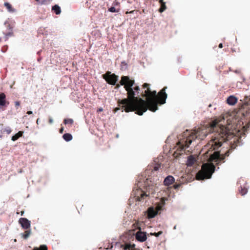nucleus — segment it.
Returning <instances> with one entry per match:
<instances>
[{"label": "nucleus", "instance_id": "f257e3e1", "mask_svg": "<svg viewBox=\"0 0 250 250\" xmlns=\"http://www.w3.org/2000/svg\"><path fill=\"white\" fill-rule=\"evenodd\" d=\"M231 117L228 115H222L214 119L208 126H203L191 132L188 130L179 136L177 143L178 148L180 150L188 148L193 140L195 139L203 140L211 132H214L211 139L205 146L207 153L209 155V160L215 162L217 165L225 162V159L228 157L231 150H228L224 154L221 155L220 152H211L218 149L222 144L233 136Z\"/></svg>", "mask_w": 250, "mask_h": 250}, {"label": "nucleus", "instance_id": "f03ea898", "mask_svg": "<svg viewBox=\"0 0 250 250\" xmlns=\"http://www.w3.org/2000/svg\"><path fill=\"white\" fill-rule=\"evenodd\" d=\"M120 83L121 85H124V88L127 91V98L118 100V104L120 107L115 108L113 110L114 113L121 109L122 112L135 111L136 114L141 116L148 109L152 112L156 111L158 109V104L166 103L167 98L166 86L157 94L156 91H151L150 90L149 84L145 83L143 87L146 89L141 94L143 97L146 98V101H145L141 98L135 96L134 92L131 87L134 84V80H130L128 76H123Z\"/></svg>", "mask_w": 250, "mask_h": 250}, {"label": "nucleus", "instance_id": "7ed1b4c3", "mask_svg": "<svg viewBox=\"0 0 250 250\" xmlns=\"http://www.w3.org/2000/svg\"><path fill=\"white\" fill-rule=\"evenodd\" d=\"M155 188L156 184H154L151 180L146 179L144 184V190L139 189L137 191V193L136 194V196L137 197V200L141 201L150 194H154Z\"/></svg>", "mask_w": 250, "mask_h": 250}, {"label": "nucleus", "instance_id": "20e7f679", "mask_svg": "<svg viewBox=\"0 0 250 250\" xmlns=\"http://www.w3.org/2000/svg\"><path fill=\"white\" fill-rule=\"evenodd\" d=\"M215 170V166L212 164H204L202 167L201 170L196 174V179L203 180L211 178Z\"/></svg>", "mask_w": 250, "mask_h": 250}, {"label": "nucleus", "instance_id": "39448f33", "mask_svg": "<svg viewBox=\"0 0 250 250\" xmlns=\"http://www.w3.org/2000/svg\"><path fill=\"white\" fill-rule=\"evenodd\" d=\"M103 77L108 83L111 85H115L118 80V76L114 74H111L109 71L104 74Z\"/></svg>", "mask_w": 250, "mask_h": 250}, {"label": "nucleus", "instance_id": "423d86ee", "mask_svg": "<svg viewBox=\"0 0 250 250\" xmlns=\"http://www.w3.org/2000/svg\"><path fill=\"white\" fill-rule=\"evenodd\" d=\"M116 245L122 250H139L135 248L134 244H130L129 243H117Z\"/></svg>", "mask_w": 250, "mask_h": 250}, {"label": "nucleus", "instance_id": "0eeeda50", "mask_svg": "<svg viewBox=\"0 0 250 250\" xmlns=\"http://www.w3.org/2000/svg\"><path fill=\"white\" fill-rule=\"evenodd\" d=\"M135 238L137 241L140 242H144L147 239L146 232L138 231L135 234Z\"/></svg>", "mask_w": 250, "mask_h": 250}, {"label": "nucleus", "instance_id": "6e6552de", "mask_svg": "<svg viewBox=\"0 0 250 250\" xmlns=\"http://www.w3.org/2000/svg\"><path fill=\"white\" fill-rule=\"evenodd\" d=\"M19 224L25 229H29L31 226L30 221L26 218H21L19 220Z\"/></svg>", "mask_w": 250, "mask_h": 250}, {"label": "nucleus", "instance_id": "1a4fd4ad", "mask_svg": "<svg viewBox=\"0 0 250 250\" xmlns=\"http://www.w3.org/2000/svg\"><path fill=\"white\" fill-rule=\"evenodd\" d=\"M158 209L155 208L153 207H149L147 210V217L148 219L154 218L157 214Z\"/></svg>", "mask_w": 250, "mask_h": 250}, {"label": "nucleus", "instance_id": "9d476101", "mask_svg": "<svg viewBox=\"0 0 250 250\" xmlns=\"http://www.w3.org/2000/svg\"><path fill=\"white\" fill-rule=\"evenodd\" d=\"M9 102L6 101V95L4 93H0V107L6 106Z\"/></svg>", "mask_w": 250, "mask_h": 250}, {"label": "nucleus", "instance_id": "9b49d317", "mask_svg": "<svg viewBox=\"0 0 250 250\" xmlns=\"http://www.w3.org/2000/svg\"><path fill=\"white\" fill-rule=\"evenodd\" d=\"M174 182V178L172 176L168 175L165 179L164 184L165 186H168L172 184Z\"/></svg>", "mask_w": 250, "mask_h": 250}, {"label": "nucleus", "instance_id": "f8f14e48", "mask_svg": "<svg viewBox=\"0 0 250 250\" xmlns=\"http://www.w3.org/2000/svg\"><path fill=\"white\" fill-rule=\"evenodd\" d=\"M227 103L229 105L235 104L237 101V99L234 96H230L227 99Z\"/></svg>", "mask_w": 250, "mask_h": 250}, {"label": "nucleus", "instance_id": "ddd939ff", "mask_svg": "<svg viewBox=\"0 0 250 250\" xmlns=\"http://www.w3.org/2000/svg\"><path fill=\"white\" fill-rule=\"evenodd\" d=\"M196 162L195 158L190 155L188 157L187 165L188 166H192Z\"/></svg>", "mask_w": 250, "mask_h": 250}, {"label": "nucleus", "instance_id": "4468645a", "mask_svg": "<svg viewBox=\"0 0 250 250\" xmlns=\"http://www.w3.org/2000/svg\"><path fill=\"white\" fill-rule=\"evenodd\" d=\"M159 2L161 4V7L159 9V11L160 13H162L167 9L166 2L164 1H163L162 0H159Z\"/></svg>", "mask_w": 250, "mask_h": 250}, {"label": "nucleus", "instance_id": "2eb2a0df", "mask_svg": "<svg viewBox=\"0 0 250 250\" xmlns=\"http://www.w3.org/2000/svg\"><path fill=\"white\" fill-rule=\"evenodd\" d=\"M23 131H19L17 133H16L15 135L12 137V140L13 141H15L18 140L20 137H21L23 135Z\"/></svg>", "mask_w": 250, "mask_h": 250}, {"label": "nucleus", "instance_id": "dca6fc26", "mask_svg": "<svg viewBox=\"0 0 250 250\" xmlns=\"http://www.w3.org/2000/svg\"><path fill=\"white\" fill-rule=\"evenodd\" d=\"M52 10L53 11L56 15H59L61 12V8L58 5H55L54 6H52Z\"/></svg>", "mask_w": 250, "mask_h": 250}, {"label": "nucleus", "instance_id": "f3484780", "mask_svg": "<svg viewBox=\"0 0 250 250\" xmlns=\"http://www.w3.org/2000/svg\"><path fill=\"white\" fill-rule=\"evenodd\" d=\"M31 230L27 229L26 230L24 231V233H21V235L24 239H26L29 237L30 235L31 234Z\"/></svg>", "mask_w": 250, "mask_h": 250}, {"label": "nucleus", "instance_id": "a211bd4d", "mask_svg": "<svg viewBox=\"0 0 250 250\" xmlns=\"http://www.w3.org/2000/svg\"><path fill=\"white\" fill-rule=\"evenodd\" d=\"M62 137L67 142L70 141L72 139V136L70 133H65L63 135Z\"/></svg>", "mask_w": 250, "mask_h": 250}, {"label": "nucleus", "instance_id": "6ab92c4d", "mask_svg": "<svg viewBox=\"0 0 250 250\" xmlns=\"http://www.w3.org/2000/svg\"><path fill=\"white\" fill-rule=\"evenodd\" d=\"M4 5L9 12H13L15 11L14 9L12 7V5L9 3L5 2L4 3Z\"/></svg>", "mask_w": 250, "mask_h": 250}, {"label": "nucleus", "instance_id": "aec40b11", "mask_svg": "<svg viewBox=\"0 0 250 250\" xmlns=\"http://www.w3.org/2000/svg\"><path fill=\"white\" fill-rule=\"evenodd\" d=\"M142 225H143V222L137 221V222H136L135 223H134L133 224V226H134V227L135 228H136L137 229H138L139 230L138 231H141Z\"/></svg>", "mask_w": 250, "mask_h": 250}, {"label": "nucleus", "instance_id": "412c9836", "mask_svg": "<svg viewBox=\"0 0 250 250\" xmlns=\"http://www.w3.org/2000/svg\"><path fill=\"white\" fill-rule=\"evenodd\" d=\"M183 178H184V177H181L180 178V182H181V183L175 184L173 185V188L174 189H178L181 186L182 184L183 183Z\"/></svg>", "mask_w": 250, "mask_h": 250}, {"label": "nucleus", "instance_id": "4be33fe9", "mask_svg": "<svg viewBox=\"0 0 250 250\" xmlns=\"http://www.w3.org/2000/svg\"><path fill=\"white\" fill-rule=\"evenodd\" d=\"M33 250H48L47 247L46 245H41L39 248L35 247Z\"/></svg>", "mask_w": 250, "mask_h": 250}, {"label": "nucleus", "instance_id": "5701e85b", "mask_svg": "<svg viewBox=\"0 0 250 250\" xmlns=\"http://www.w3.org/2000/svg\"><path fill=\"white\" fill-rule=\"evenodd\" d=\"M73 120L72 119H65L63 121V123L64 124H70L72 125L73 124Z\"/></svg>", "mask_w": 250, "mask_h": 250}, {"label": "nucleus", "instance_id": "b1692460", "mask_svg": "<svg viewBox=\"0 0 250 250\" xmlns=\"http://www.w3.org/2000/svg\"><path fill=\"white\" fill-rule=\"evenodd\" d=\"M12 130L9 127H7L6 128H5L3 129V132L7 134H9L11 132Z\"/></svg>", "mask_w": 250, "mask_h": 250}, {"label": "nucleus", "instance_id": "393cba45", "mask_svg": "<svg viewBox=\"0 0 250 250\" xmlns=\"http://www.w3.org/2000/svg\"><path fill=\"white\" fill-rule=\"evenodd\" d=\"M247 189L245 188L241 187V190H240V192L242 195H244L246 194L247 192Z\"/></svg>", "mask_w": 250, "mask_h": 250}, {"label": "nucleus", "instance_id": "a878e982", "mask_svg": "<svg viewBox=\"0 0 250 250\" xmlns=\"http://www.w3.org/2000/svg\"><path fill=\"white\" fill-rule=\"evenodd\" d=\"M242 114L243 115V116L244 117H246L247 118H250V111H246L245 113L244 111H243L242 112Z\"/></svg>", "mask_w": 250, "mask_h": 250}, {"label": "nucleus", "instance_id": "bb28decb", "mask_svg": "<svg viewBox=\"0 0 250 250\" xmlns=\"http://www.w3.org/2000/svg\"><path fill=\"white\" fill-rule=\"evenodd\" d=\"M162 233H163V231H160L157 233L156 232H154V233L151 232V233H150L149 234L150 235H154L156 237H158L159 235H161Z\"/></svg>", "mask_w": 250, "mask_h": 250}, {"label": "nucleus", "instance_id": "cd10ccee", "mask_svg": "<svg viewBox=\"0 0 250 250\" xmlns=\"http://www.w3.org/2000/svg\"><path fill=\"white\" fill-rule=\"evenodd\" d=\"M108 10L112 13L114 12H119L120 11V9H116L114 7H111L109 8Z\"/></svg>", "mask_w": 250, "mask_h": 250}, {"label": "nucleus", "instance_id": "c85d7f7f", "mask_svg": "<svg viewBox=\"0 0 250 250\" xmlns=\"http://www.w3.org/2000/svg\"><path fill=\"white\" fill-rule=\"evenodd\" d=\"M131 87H132V86ZM131 88L132 89V90H133V89L132 88ZM134 90L135 91H134V90H133L134 92L135 96L136 95L135 92H136L137 94H139V91L140 90V87L138 86H136L134 88Z\"/></svg>", "mask_w": 250, "mask_h": 250}, {"label": "nucleus", "instance_id": "c756f323", "mask_svg": "<svg viewBox=\"0 0 250 250\" xmlns=\"http://www.w3.org/2000/svg\"><path fill=\"white\" fill-rule=\"evenodd\" d=\"M13 35L12 32H9L8 33L6 34L5 35V40L8 39L9 36H12Z\"/></svg>", "mask_w": 250, "mask_h": 250}, {"label": "nucleus", "instance_id": "7c9ffc66", "mask_svg": "<svg viewBox=\"0 0 250 250\" xmlns=\"http://www.w3.org/2000/svg\"><path fill=\"white\" fill-rule=\"evenodd\" d=\"M160 167V165L159 164L155 166L153 168V170L154 171H157L159 170V168Z\"/></svg>", "mask_w": 250, "mask_h": 250}, {"label": "nucleus", "instance_id": "2f4dec72", "mask_svg": "<svg viewBox=\"0 0 250 250\" xmlns=\"http://www.w3.org/2000/svg\"><path fill=\"white\" fill-rule=\"evenodd\" d=\"M20 105V102H19V101H16V102H15V106H19Z\"/></svg>", "mask_w": 250, "mask_h": 250}, {"label": "nucleus", "instance_id": "473e14b6", "mask_svg": "<svg viewBox=\"0 0 250 250\" xmlns=\"http://www.w3.org/2000/svg\"><path fill=\"white\" fill-rule=\"evenodd\" d=\"M134 12H135V10H132V11H129V12L127 11V12H126L125 14H129H129H132V13H133Z\"/></svg>", "mask_w": 250, "mask_h": 250}, {"label": "nucleus", "instance_id": "72a5a7b5", "mask_svg": "<svg viewBox=\"0 0 250 250\" xmlns=\"http://www.w3.org/2000/svg\"><path fill=\"white\" fill-rule=\"evenodd\" d=\"M48 122L49 124H52L53 122V120L52 118H50L48 120Z\"/></svg>", "mask_w": 250, "mask_h": 250}, {"label": "nucleus", "instance_id": "f704fd0d", "mask_svg": "<svg viewBox=\"0 0 250 250\" xmlns=\"http://www.w3.org/2000/svg\"><path fill=\"white\" fill-rule=\"evenodd\" d=\"M63 132V127H62L60 129V133H62Z\"/></svg>", "mask_w": 250, "mask_h": 250}, {"label": "nucleus", "instance_id": "c9c22d12", "mask_svg": "<svg viewBox=\"0 0 250 250\" xmlns=\"http://www.w3.org/2000/svg\"><path fill=\"white\" fill-rule=\"evenodd\" d=\"M218 46L220 48H222L223 47V44L222 43H220Z\"/></svg>", "mask_w": 250, "mask_h": 250}, {"label": "nucleus", "instance_id": "e433bc0d", "mask_svg": "<svg viewBox=\"0 0 250 250\" xmlns=\"http://www.w3.org/2000/svg\"><path fill=\"white\" fill-rule=\"evenodd\" d=\"M27 114H28V115L32 114V111H27Z\"/></svg>", "mask_w": 250, "mask_h": 250}, {"label": "nucleus", "instance_id": "4c0bfd02", "mask_svg": "<svg viewBox=\"0 0 250 250\" xmlns=\"http://www.w3.org/2000/svg\"><path fill=\"white\" fill-rule=\"evenodd\" d=\"M247 105H244L243 106V109H245V108H247Z\"/></svg>", "mask_w": 250, "mask_h": 250}, {"label": "nucleus", "instance_id": "58836bf2", "mask_svg": "<svg viewBox=\"0 0 250 250\" xmlns=\"http://www.w3.org/2000/svg\"><path fill=\"white\" fill-rule=\"evenodd\" d=\"M24 212V211H21V216H22V215H23Z\"/></svg>", "mask_w": 250, "mask_h": 250}, {"label": "nucleus", "instance_id": "ea45409f", "mask_svg": "<svg viewBox=\"0 0 250 250\" xmlns=\"http://www.w3.org/2000/svg\"><path fill=\"white\" fill-rule=\"evenodd\" d=\"M39 119H38L37 120V121H36V123H37V124H39Z\"/></svg>", "mask_w": 250, "mask_h": 250}, {"label": "nucleus", "instance_id": "a19ab883", "mask_svg": "<svg viewBox=\"0 0 250 250\" xmlns=\"http://www.w3.org/2000/svg\"><path fill=\"white\" fill-rule=\"evenodd\" d=\"M41 59H41V58H39V59H38V61L39 62H40V61L41 60Z\"/></svg>", "mask_w": 250, "mask_h": 250}, {"label": "nucleus", "instance_id": "79ce46f5", "mask_svg": "<svg viewBox=\"0 0 250 250\" xmlns=\"http://www.w3.org/2000/svg\"><path fill=\"white\" fill-rule=\"evenodd\" d=\"M116 86H117V87H119L120 86V85L119 84H117Z\"/></svg>", "mask_w": 250, "mask_h": 250}, {"label": "nucleus", "instance_id": "37998d69", "mask_svg": "<svg viewBox=\"0 0 250 250\" xmlns=\"http://www.w3.org/2000/svg\"><path fill=\"white\" fill-rule=\"evenodd\" d=\"M103 110V109L102 108H101V109H99V111H101Z\"/></svg>", "mask_w": 250, "mask_h": 250}, {"label": "nucleus", "instance_id": "c03bdc74", "mask_svg": "<svg viewBox=\"0 0 250 250\" xmlns=\"http://www.w3.org/2000/svg\"><path fill=\"white\" fill-rule=\"evenodd\" d=\"M236 73H238L239 72L238 71H235Z\"/></svg>", "mask_w": 250, "mask_h": 250}, {"label": "nucleus", "instance_id": "a18cd8bd", "mask_svg": "<svg viewBox=\"0 0 250 250\" xmlns=\"http://www.w3.org/2000/svg\"><path fill=\"white\" fill-rule=\"evenodd\" d=\"M112 247H113V246H111V247L110 248V249H111Z\"/></svg>", "mask_w": 250, "mask_h": 250}, {"label": "nucleus", "instance_id": "49530a36", "mask_svg": "<svg viewBox=\"0 0 250 250\" xmlns=\"http://www.w3.org/2000/svg\"><path fill=\"white\" fill-rule=\"evenodd\" d=\"M36 0L37 1H39V0Z\"/></svg>", "mask_w": 250, "mask_h": 250}, {"label": "nucleus", "instance_id": "de8ad7c7", "mask_svg": "<svg viewBox=\"0 0 250 250\" xmlns=\"http://www.w3.org/2000/svg\"><path fill=\"white\" fill-rule=\"evenodd\" d=\"M163 1H164V0H162Z\"/></svg>", "mask_w": 250, "mask_h": 250}]
</instances>
